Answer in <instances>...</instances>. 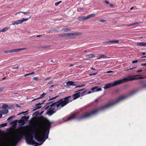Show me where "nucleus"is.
<instances>
[{
    "label": "nucleus",
    "instance_id": "6e6552de",
    "mask_svg": "<svg viewBox=\"0 0 146 146\" xmlns=\"http://www.w3.org/2000/svg\"><path fill=\"white\" fill-rule=\"evenodd\" d=\"M84 89H80L78 90L76 92H78L80 96H82L85 95L86 94V92L87 91V90H84Z\"/></svg>",
    "mask_w": 146,
    "mask_h": 146
},
{
    "label": "nucleus",
    "instance_id": "4be33fe9",
    "mask_svg": "<svg viewBox=\"0 0 146 146\" xmlns=\"http://www.w3.org/2000/svg\"><path fill=\"white\" fill-rule=\"evenodd\" d=\"M138 90H139L137 89L133 91L130 93V95H133L136 93L137 92H138Z\"/></svg>",
    "mask_w": 146,
    "mask_h": 146
},
{
    "label": "nucleus",
    "instance_id": "49530a36",
    "mask_svg": "<svg viewBox=\"0 0 146 146\" xmlns=\"http://www.w3.org/2000/svg\"><path fill=\"white\" fill-rule=\"evenodd\" d=\"M51 78V77H48V78H46L45 79V80H49V79H50Z\"/></svg>",
    "mask_w": 146,
    "mask_h": 146
},
{
    "label": "nucleus",
    "instance_id": "a18cd8bd",
    "mask_svg": "<svg viewBox=\"0 0 146 146\" xmlns=\"http://www.w3.org/2000/svg\"><path fill=\"white\" fill-rule=\"evenodd\" d=\"M35 74V72H32L31 73H29V75H33Z\"/></svg>",
    "mask_w": 146,
    "mask_h": 146
},
{
    "label": "nucleus",
    "instance_id": "f704fd0d",
    "mask_svg": "<svg viewBox=\"0 0 146 146\" xmlns=\"http://www.w3.org/2000/svg\"><path fill=\"white\" fill-rule=\"evenodd\" d=\"M28 111H24V112H23L21 113H20L19 114H25H25H27L28 113Z\"/></svg>",
    "mask_w": 146,
    "mask_h": 146
},
{
    "label": "nucleus",
    "instance_id": "5701e85b",
    "mask_svg": "<svg viewBox=\"0 0 146 146\" xmlns=\"http://www.w3.org/2000/svg\"><path fill=\"white\" fill-rule=\"evenodd\" d=\"M107 58V56L104 54H102L99 57L97 58V59H99L102 58Z\"/></svg>",
    "mask_w": 146,
    "mask_h": 146
},
{
    "label": "nucleus",
    "instance_id": "58836bf2",
    "mask_svg": "<svg viewBox=\"0 0 146 146\" xmlns=\"http://www.w3.org/2000/svg\"><path fill=\"white\" fill-rule=\"evenodd\" d=\"M104 2L105 3H106L107 4H109V2L107 0H105Z\"/></svg>",
    "mask_w": 146,
    "mask_h": 146
},
{
    "label": "nucleus",
    "instance_id": "338daca9",
    "mask_svg": "<svg viewBox=\"0 0 146 146\" xmlns=\"http://www.w3.org/2000/svg\"><path fill=\"white\" fill-rule=\"evenodd\" d=\"M98 99H96L95 100V102H97L98 101Z\"/></svg>",
    "mask_w": 146,
    "mask_h": 146
},
{
    "label": "nucleus",
    "instance_id": "774afa93",
    "mask_svg": "<svg viewBox=\"0 0 146 146\" xmlns=\"http://www.w3.org/2000/svg\"><path fill=\"white\" fill-rule=\"evenodd\" d=\"M73 66V64H71L69 65L70 67L72 66Z\"/></svg>",
    "mask_w": 146,
    "mask_h": 146
},
{
    "label": "nucleus",
    "instance_id": "ea45409f",
    "mask_svg": "<svg viewBox=\"0 0 146 146\" xmlns=\"http://www.w3.org/2000/svg\"><path fill=\"white\" fill-rule=\"evenodd\" d=\"M145 82V80H141L139 81V82L141 83L142 84Z\"/></svg>",
    "mask_w": 146,
    "mask_h": 146
},
{
    "label": "nucleus",
    "instance_id": "4c0bfd02",
    "mask_svg": "<svg viewBox=\"0 0 146 146\" xmlns=\"http://www.w3.org/2000/svg\"><path fill=\"white\" fill-rule=\"evenodd\" d=\"M138 62V60H134V61H133L132 62V63L133 64H134V63H137V62Z\"/></svg>",
    "mask_w": 146,
    "mask_h": 146
},
{
    "label": "nucleus",
    "instance_id": "39448f33",
    "mask_svg": "<svg viewBox=\"0 0 146 146\" xmlns=\"http://www.w3.org/2000/svg\"><path fill=\"white\" fill-rule=\"evenodd\" d=\"M29 19L28 18H22L21 20H18L15 21H13L12 22V25H18L22 24L23 22L26 21Z\"/></svg>",
    "mask_w": 146,
    "mask_h": 146
},
{
    "label": "nucleus",
    "instance_id": "680f3d73",
    "mask_svg": "<svg viewBox=\"0 0 146 146\" xmlns=\"http://www.w3.org/2000/svg\"><path fill=\"white\" fill-rule=\"evenodd\" d=\"M81 86H80V85L77 86L76 87V88H78V87H81Z\"/></svg>",
    "mask_w": 146,
    "mask_h": 146
},
{
    "label": "nucleus",
    "instance_id": "3c124183",
    "mask_svg": "<svg viewBox=\"0 0 146 146\" xmlns=\"http://www.w3.org/2000/svg\"><path fill=\"white\" fill-rule=\"evenodd\" d=\"M38 112H35V113H34L33 115H34L35 114L36 115H38Z\"/></svg>",
    "mask_w": 146,
    "mask_h": 146
},
{
    "label": "nucleus",
    "instance_id": "c756f323",
    "mask_svg": "<svg viewBox=\"0 0 146 146\" xmlns=\"http://www.w3.org/2000/svg\"><path fill=\"white\" fill-rule=\"evenodd\" d=\"M98 73V72H95L92 74H89V75L90 76H92L93 75H96Z\"/></svg>",
    "mask_w": 146,
    "mask_h": 146
},
{
    "label": "nucleus",
    "instance_id": "603ef678",
    "mask_svg": "<svg viewBox=\"0 0 146 146\" xmlns=\"http://www.w3.org/2000/svg\"><path fill=\"white\" fill-rule=\"evenodd\" d=\"M143 71L142 70H139L137 71V72H142Z\"/></svg>",
    "mask_w": 146,
    "mask_h": 146
},
{
    "label": "nucleus",
    "instance_id": "37998d69",
    "mask_svg": "<svg viewBox=\"0 0 146 146\" xmlns=\"http://www.w3.org/2000/svg\"><path fill=\"white\" fill-rule=\"evenodd\" d=\"M19 68V66H18L17 67H13L12 68V69H18Z\"/></svg>",
    "mask_w": 146,
    "mask_h": 146
},
{
    "label": "nucleus",
    "instance_id": "0eeeda50",
    "mask_svg": "<svg viewBox=\"0 0 146 146\" xmlns=\"http://www.w3.org/2000/svg\"><path fill=\"white\" fill-rule=\"evenodd\" d=\"M26 48H21L17 49H12L11 50H7L5 51V52L7 53L8 52L12 53L13 52H18L22 50L26 49Z\"/></svg>",
    "mask_w": 146,
    "mask_h": 146
},
{
    "label": "nucleus",
    "instance_id": "473e14b6",
    "mask_svg": "<svg viewBox=\"0 0 146 146\" xmlns=\"http://www.w3.org/2000/svg\"><path fill=\"white\" fill-rule=\"evenodd\" d=\"M21 13H24L25 15H27V14H29L30 13L29 12H23V11L20 12Z\"/></svg>",
    "mask_w": 146,
    "mask_h": 146
},
{
    "label": "nucleus",
    "instance_id": "423d86ee",
    "mask_svg": "<svg viewBox=\"0 0 146 146\" xmlns=\"http://www.w3.org/2000/svg\"><path fill=\"white\" fill-rule=\"evenodd\" d=\"M79 33H66L63 34H60L59 35L60 36H75L79 34Z\"/></svg>",
    "mask_w": 146,
    "mask_h": 146
},
{
    "label": "nucleus",
    "instance_id": "2f4dec72",
    "mask_svg": "<svg viewBox=\"0 0 146 146\" xmlns=\"http://www.w3.org/2000/svg\"><path fill=\"white\" fill-rule=\"evenodd\" d=\"M62 2V1H59L58 2H56L55 3V5H56V6H57L60 3H61V2Z\"/></svg>",
    "mask_w": 146,
    "mask_h": 146
},
{
    "label": "nucleus",
    "instance_id": "79ce46f5",
    "mask_svg": "<svg viewBox=\"0 0 146 146\" xmlns=\"http://www.w3.org/2000/svg\"><path fill=\"white\" fill-rule=\"evenodd\" d=\"M92 93H93V92H92V91H89L88 92H86V94H91Z\"/></svg>",
    "mask_w": 146,
    "mask_h": 146
},
{
    "label": "nucleus",
    "instance_id": "4468645a",
    "mask_svg": "<svg viewBox=\"0 0 146 146\" xmlns=\"http://www.w3.org/2000/svg\"><path fill=\"white\" fill-rule=\"evenodd\" d=\"M66 84L67 86H75V82L70 81H68L66 83Z\"/></svg>",
    "mask_w": 146,
    "mask_h": 146
},
{
    "label": "nucleus",
    "instance_id": "9d476101",
    "mask_svg": "<svg viewBox=\"0 0 146 146\" xmlns=\"http://www.w3.org/2000/svg\"><path fill=\"white\" fill-rule=\"evenodd\" d=\"M77 115V113H74L70 115L67 118V121H68L70 120H72L75 118L76 117Z\"/></svg>",
    "mask_w": 146,
    "mask_h": 146
},
{
    "label": "nucleus",
    "instance_id": "b1692460",
    "mask_svg": "<svg viewBox=\"0 0 146 146\" xmlns=\"http://www.w3.org/2000/svg\"><path fill=\"white\" fill-rule=\"evenodd\" d=\"M8 107V105L6 104H3L2 106V108L3 109H6Z\"/></svg>",
    "mask_w": 146,
    "mask_h": 146
},
{
    "label": "nucleus",
    "instance_id": "0e129e2a",
    "mask_svg": "<svg viewBox=\"0 0 146 146\" xmlns=\"http://www.w3.org/2000/svg\"><path fill=\"white\" fill-rule=\"evenodd\" d=\"M146 58V55L145 56H143L141 57V58Z\"/></svg>",
    "mask_w": 146,
    "mask_h": 146
},
{
    "label": "nucleus",
    "instance_id": "052dcab7",
    "mask_svg": "<svg viewBox=\"0 0 146 146\" xmlns=\"http://www.w3.org/2000/svg\"><path fill=\"white\" fill-rule=\"evenodd\" d=\"M41 36V35H37L36 36H37V37H38Z\"/></svg>",
    "mask_w": 146,
    "mask_h": 146
},
{
    "label": "nucleus",
    "instance_id": "dca6fc26",
    "mask_svg": "<svg viewBox=\"0 0 146 146\" xmlns=\"http://www.w3.org/2000/svg\"><path fill=\"white\" fill-rule=\"evenodd\" d=\"M137 45L138 46H146V43L144 42H139L137 43Z\"/></svg>",
    "mask_w": 146,
    "mask_h": 146
},
{
    "label": "nucleus",
    "instance_id": "f257e3e1",
    "mask_svg": "<svg viewBox=\"0 0 146 146\" xmlns=\"http://www.w3.org/2000/svg\"><path fill=\"white\" fill-rule=\"evenodd\" d=\"M75 92L76 93L72 95V97H73V99L71 98V96L66 97L61 99L57 102L52 103L46 107L45 109L49 108V111L48 112L49 115H52L73 100L77 99L80 96L78 92Z\"/></svg>",
    "mask_w": 146,
    "mask_h": 146
},
{
    "label": "nucleus",
    "instance_id": "c9c22d12",
    "mask_svg": "<svg viewBox=\"0 0 146 146\" xmlns=\"http://www.w3.org/2000/svg\"><path fill=\"white\" fill-rule=\"evenodd\" d=\"M46 101V100H44V101H43L42 102V103H38V105H41V104H43L44 103V102H45Z\"/></svg>",
    "mask_w": 146,
    "mask_h": 146
},
{
    "label": "nucleus",
    "instance_id": "f3484780",
    "mask_svg": "<svg viewBox=\"0 0 146 146\" xmlns=\"http://www.w3.org/2000/svg\"><path fill=\"white\" fill-rule=\"evenodd\" d=\"M96 16V15L94 14H92L89 15L87 16L86 17V20L88 19L91 17H95Z\"/></svg>",
    "mask_w": 146,
    "mask_h": 146
},
{
    "label": "nucleus",
    "instance_id": "6e6d98bb",
    "mask_svg": "<svg viewBox=\"0 0 146 146\" xmlns=\"http://www.w3.org/2000/svg\"><path fill=\"white\" fill-rule=\"evenodd\" d=\"M52 82L53 81H50L49 82H48V84H52Z\"/></svg>",
    "mask_w": 146,
    "mask_h": 146
},
{
    "label": "nucleus",
    "instance_id": "72a5a7b5",
    "mask_svg": "<svg viewBox=\"0 0 146 146\" xmlns=\"http://www.w3.org/2000/svg\"><path fill=\"white\" fill-rule=\"evenodd\" d=\"M15 117V116L14 115V116H11L10 117H9L7 119V120H9L10 119H12L14 117Z\"/></svg>",
    "mask_w": 146,
    "mask_h": 146
},
{
    "label": "nucleus",
    "instance_id": "de8ad7c7",
    "mask_svg": "<svg viewBox=\"0 0 146 146\" xmlns=\"http://www.w3.org/2000/svg\"><path fill=\"white\" fill-rule=\"evenodd\" d=\"M109 5L110 6V7H114V5L113 4H112V3H109Z\"/></svg>",
    "mask_w": 146,
    "mask_h": 146
},
{
    "label": "nucleus",
    "instance_id": "864d4df0",
    "mask_svg": "<svg viewBox=\"0 0 146 146\" xmlns=\"http://www.w3.org/2000/svg\"><path fill=\"white\" fill-rule=\"evenodd\" d=\"M52 102H49L47 103L46 104V106L48 105H49V104H50V103H51Z\"/></svg>",
    "mask_w": 146,
    "mask_h": 146
},
{
    "label": "nucleus",
    "instance_id": "4d7b16f0",
    "mask_svg": "<svg viewBox=\"0 0 146 146\" xmlns=\"http://www.w3.org/2000/svg\"><path fill=\"white\" fill-rule=\"evenodd\" d=\"M141 65L142 66H146V63L142 64H141Z\"/></svg>",
    "mask_w": 146,
    "mask_h": 146
},
{
    "label": "nucleus",
    "instance_id": "412c9836",
    "mask_svg": "<svg viewBox=\"0 0 146 146\" xmlns=\"http://www.w3.org/2000/svg\"><path fill=\"white\" fill-rule=\"evenodd\" d=\"M46 95V93H44L43 92L42 94L41 95H40V97H39V98H38L35 99L33 100V101L34 100H37L38 99H39V98H42L44 97Z\"/></svg>",
    "mask_w": 146,
    "mask_h": 146
},
{
    "label": "nucleus",
    "instance_id": "13d9d810",
    "mask_svg": "<svg viewBox=\"0 0 146 146\" xmlns=\"http://www.w3.org/2000/svg\"><path fill=\"white\" fill-rule=\"evenodd\" d=\"M113 72V71H108L107 73H112Z\"/></svg>",
    "mask_w": 146,
    "mask_h": 146
},
{
    "label": "nucleus",
    "instance_id": "393cba45",
    "mask_svg": "<svg viewBox=\"0 0 146 146\" xmlns=\"http://www.w3.org/2000/svg\"><path fill=\"white\" fill-rule=\"evenodd\" d=\"M9 28V27H6L5 28H4L1 31L2 32H4L7 31Z\"/></svg>",
    "mask_w": 146,
    "mask_h": 146
},
{
    "label": "nucleus",
    "instance_id": "8fccbe9b",
    "mask_svg": "<svg viewBox=\"0 0 146 146\" xmlns=\"http://www.w3.org/2000/svg\"><path fill=\"white\" fill-rule=\"evenodd\" d=\"M100 21L101 22H105L106 21L104 20H103V19H101L100 20Z\"/></svg>",
    "mask_w": 146,
    "mask_h": 146
},
{
    "label": "nucleus",
    "instance_id": "e2e57ef3",
    "mask_svg": "<svg viewBox=\"0 0 146 146\" xmlns=\"http://www.w3.org/2000/svg\"><path fill=\"white\" fill-rule=\"evenodd\" d=\"M142 53L143 55H145V53L144 52H142Z\"/></svg>",
    "mask_w": 146,
    "mask_h": 146
},
{
    "label": "nucleus",
    "instance_id": "c03bdc74",
    "mask_svg": "<svg viewBox=\"0 0 146 146\" xmlns=\"http://www.w3.org/2000/svg\"><path fill=\"white\" fill-rule=\"evenodd\" d=\"M58 97V96H56L54 97H53V98H52L51 99H49V100H53V99H55L57 97Z\"/></svg>",
    "mask_w": 146,
    "mask_h": 146
},
{
    "label": "nucleus",
    "instance_id": "6ab92c4d",
    "mask_svg": "<svg viewBox=\"0 0 146 146\" xmlns=\"http://www.w3.org/2000/svg\"><path fill=\"white\" fill-rule=\"evenodd\" d=\"M8 110L7 109H3V110L0 112L2 113V114H5L8 112Z\"/></svg>",
    "mask_w": 146,
    "mask_h": 146
},
{
    "label": "nucleus",
    "instance_id": "bf43d9fd",
    "mask_svg": "<svg viewBox=\"0 0 146 146\" xmlns=\"http://www.w3.org/2000/svg\"><path fill=\"white\" fill-rule=\"evenodd\" d=\"M20 13V12L17 13H16L15 14V15H17L19 13Z\"/></svg>",
    "mask_w": 146,
    "mask_h": 146
},
{
    "label": "nucleus",
    "instance_id": "a211bd4d",
    "mask_svg": "<svg viewBox=\"0 0 146 146\" xmlns=\"http://www.w3.org/2000/svg\"><path fill=\"white\" fill-rule=\"evenodd\" d=\"M96 55L95 54H86L85 55V56L88 58H91L93 57H95Z\"/></svg>",
    "mask_w": 146,
    "mask_h": 146
},
{
    "label": "nucleus",
    "instance_id": "20e7f679",
    "mask_svg": "<svg viewBox=\"0 0 146 146\" xmlns=\"http://www.w3.org/2000/svg\"><path fill=\"white\" fill-rule=\"evenodd\" d=\"M140 75H136L133 76H129V78H127V82L132 81L135 80H137L139 79H143L146 78V76L145 77L140 76L138 77H136L140 76Z\"/></svg>",
    "mask_w": 146,
    "mask_h": 146
},
{
    "label": "nucleus",
    "instance_id": "bb28decb",
    "mask_svg": "<svg viewBox=\"0 0 146 146\" xmlns=\"http://www.w3.org/2000/svg\"><path fill=\"white\" fill-rule=\"evenodd\" d=\"M62 30L65 31H71V29L67 28H64Z\"/></svg>",
    "mask_w": 146,
    "mask_h": 146
},
{
    "label": "nucleus",
    "instance_id": "ddd939ff",
    "mask_svg": "<svg viewBox=\"0 0 146 146\" xmlns=\"http://www.w3.org/2000/svg\"><path fill=\"white\" fill-rule=\"evenodd\" d=\"M78 19L79 21H82L83 20H86V17L84 16H79L78 18Z\"/></svg>",
    "mask_w": 146,
    "mask_h": 146
},
{
    "label": "nucleus",
    "instance_id": "69168bd1",
    "mask_svg": "<svg viewBox=\"0 0 146 146\" xmlns=\"http://www.w3.org/2000/svg\"><path fill=\"white\" fill-rule=\"evenodd\" d=\"M6 78V77H4V78L2 79V80H5Z\"/></svg>",
    "mask_w": 146,
    "mask_h": 146
},
{
    "label": "nucleus",
    "instance_id": "e433bc0d",
    "mask_svg": "<svg viewBox=\"0 0 146 146\" xmlns=\"http://www.w3.org/2000/svg\"><path fill=\"white\" fill-rule=\"evenodd\" d=\"M142 88L143 89H146V84L143 86Z\"/></svg>",
    "mask_w": 146,
    "mask_h": 146
},
{
    "label": "nucleus",
    "instance_id": "f03ea898",
    "mask_svg": "<svg viewBox=\"0 0 146 146\" xmlns=\"http://www.w3.org/2000/svg\"><path fill=\"white\" fill-rule=\"evenodd\" d=\"M125 98V97L123 96H120L114 102L108 103L104 106L99 107L98 108V110H95L92 111H86L85 112L83 115L78 117L77 119L78 120H81L90 117L91 116L96 113L98 110H103L108 108Z\"/></svg>",
    "mask_w": 146,
    "mask_h": 146
},
{
    "label": "nucleus",
    "instance_id": "cd10ccee",
    "mask_svg": "<svg viewBox=\"0 0 146 146\" xmlns=\"http://www.w3.org/2000/svg\"><path fill=\"white\" fill-rule=\"evenodd\" d=\"M7 123H4L0 125V127H5V126H7Z\"/></svg>",
    "mask_w": 146,
    "mask_h": 146
},
{
    "label": "nucleus",
    "instance_id": "5fc2aeb1",
    "mask_svg": "<svg viewBox=\"0 0 146 146\" xmlns=\"http://www.w3.org/2000/svg\"><path fill=\"white\" fill-rule=\"evenodd\" d=\"M28 75H29V74H25L24 75V77H26L27 76H28Z\"/></svg>",
    "mask_w": 146,
    "mask_h": 146
},
{
    "label": "nucleus",
    "instance_id": "f8f14e48",
    "mask_svg": "<svg viewBox=\"0 0 146 146\" xmlns=\"http://www.w3.org/2000/svg\"><path fill=\"white\" fill-rule=\"evenodd\" d=\"M29 116H24L21 117V123L23 124H25V121H27L29 118Z\"/></svg>",
    "mask_w": 146,
    "mask_h": 146
},
{
    "label": "nucleus",
    "instance_id": "aec40b11",
    "mask_svg": "<svg viewBox=\"0 0 146 146\" xmlns=\"http://www.w3.org/2000/svg\"><path fill=\"white\" fill-rule=\"evenodd\" d=\"M139 22H136V23H134L131 24H126V25H125L123 26H127V27H130V26H132V25H133L138 24H139Z\"/></svg>",
    "mask_w": 146,
    "mask_h": 146
},
{
    "label": "nucleus",
    "instance_id": "a19ab883",
    "mask_svg": "<svg viewBox=\"0 0 146 146\" xmlns=\"http://www.w3.org/2000/svg\"><path fill=\"white\" fill-rule=\"evenodd\" d=\"M4 90V88H0V92L3 91Z\"/></svg>",
    "mask_w": 146,
    "mask_h": 146
},
{
    "label": "nucleus",
    "instance_id": "9b49d317",
    "mask_svg": "<svg viewBox=\"0 0 146 146\" xmlns=\"http://www.w3.org/2000/svg\"><path fill=\"white\" fill-rule=\"evenodd\" d=\"M119 40H112L108 41L105 42H104V44H109L110 43H115L117 44L119 42Z\"/></svg>",
    "mask_w": 146,
    "mask_h": 146
},
{
    "label": "nucleus",
    "instance_id": "09e8293b",
    "mask_svg": "<svg viewBox=\"0 0 146 146\" xmlns=\"http://www.w3.org/2000/svg\"><path fill=\"white\" fill-rule=\"evenodd\" d=\"M136 68V67H133V68H131L130 67V68L129 69H128L127 70H132V69H133L134 68Z\"/></svg>",
    "mask_w": 146,
    "mask_h": 146
},
{
    "label": "nucleus",
    "instance_id": "c85d7f7f",
    "mask_svg": "<svg viewBox=\"0 0 146 146\" xmlns=\"http://www.w3.org/2000/svg\"><path fill=\"white\" fill-rule=\"evenodd\" d=\"M84 10V8H81V7L78 8V9H77V11H79V12L82 11Z\"/></svg>",
    "mask_w": 146,
    "mask_h": 146
},
{
    "label": "nucleus",
    "instance_id": "a878e982",
    "mask_svg": "<svg viewBox=\"0 0 146 146\" xmlns=\"http://www.w3.org/2000/svg\"><path fill=\"white\" fill-rule=\"evenodd\" d=\"M37 104H36V108L34 109L33 110V111H35V110H36V109H39L41 108V106H40V105H38Z\"/></svg>",
    "mask_w": 146,
    "mask_h": 146
},
{
    "label": "nucleus",
    "instance_id": "1a4fd4ad",
    "mask_svg": "<svg viewBox=\"0 0 146 146\" xmlns=\"http://www.w3.org/2000/svg\"><path fill=\"white\" fill-rule=\"evenodd\" d=\"M98 86L94 87L91 88V90L93 93L96 92L100 91L102 90V89L101 88H98Z\"/></svg>",
    "mask_w": 146,
    "mask_h": 146
},
{
    "label": "nucleus",
    "instance_id": "2eb2a0df",
    "mask_svg": "<svg viewBox=\"0 0 146 146\" xmlns=\"http://www.w3.org/2000/svg\"><path fill=\"white\" fill-rule=\"evenodd\" d=\"M59 31V30L58 29H56L55 28H53L52 29H51L49 31H48L47 32L48 33H50V32H57Z\"/></svg>",
    "mask_w": 146,
    "mask_h": 146
},
{
    "label": "nucleus",
    "instance_id": "7ed1b4c3",
    "mask_svg": "<svg viewBox=\"0 0 146 146\" xmlns=\"http://www.w3.org/2000/svg\"><path fill=\"white\" fill-rule=\"evenodd\" d=\"M127 82V78H124L122 79L116 81L112 83L107 84L105 85L104 88L105 90H106Z\"/></svg>",
    "mask_w": 146,
    "mask_h": 146
},
{
    "label": "nucleus",
    "instance_id": "7c9ffc66",
    "mask_svg": "<svg viewBox=\"0 0 146 146\" xmlns=\"http://www.w3.org/2000/svg\"><path fill=\"white\" fill-rule=\"evenodd\" d=\"M38 77H35L33 78V80H38Z\"/></svg>",
    "mask_w": 146,
    "mask_h": 146
}]
</instances>
